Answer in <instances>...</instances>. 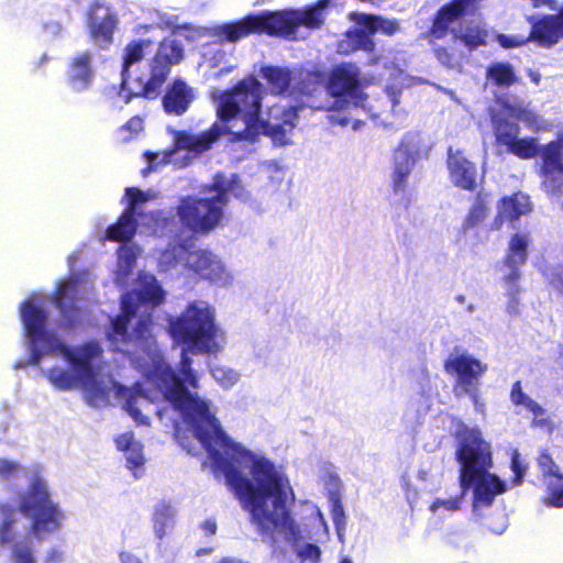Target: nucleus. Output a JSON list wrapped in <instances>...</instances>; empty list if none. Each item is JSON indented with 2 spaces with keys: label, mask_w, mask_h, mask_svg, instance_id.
I'll return each instance as SVG.
<instances>
[{
  "label": "nucleus",
  "mask_w": 563,
  "mask_h": 563,
  "mask_svg": "<svg viewBox=\"0 0 563 563\" xmlns=\"http://www.w3.org/2000/svg\"><path fill=\"white\" fill-rule=\"evenodd\" d=\"M183 350L179 371L184 377L170 365H161L155 371L157 387L192 429L208 453L213 472L223 474L262 537L274 540V531L278 530L287 541L297 542L300 531L287 505L289 496L294 500L287 478L276 471L273 462L255 457L252 451L233 441L211 413L209 404L187 389L185 383L198 388L199 380L188 351Z\"/></svg>",
  "instance_id": "obj_1"
},
{
  "label": "nucleus",
  "mask_w": 563,
  "mask_h": 563,
  "mask_svg": "<svg viewBox=\"0 0 563 563\" xmlns=\"http://www.w3.org/2000/svg\"><path fill=\"white\" fill-rule=\"evenodd\" d=\"M530 211L531 206L527 196L521 192L505 196L498 202L497 214L490 223V230L498 231L505 222L514 223Z\"/></svg>",
  "instance_id": "obj_26"
},
{
  "label": "nucleus",
  "mask_w": 563,
  "mask_h": 563,
  "mask_svg": "<svg viewBox=\"0 0 563 563\" xmlns=\"http://www.w3.org/2000/svg\"><path fill=\"white\" fill-rule=\"evenodd\" d=\"M123 129L132 132V133H139L143 130V120L139 115L132 117L130 120L125 122L123 125Z\"/></svg>",
  "instance_id": "obj_54"
},
{
  "label": "nucleus",
  "mask_w": 563,
  "mask_h": 563,
  "mask_svg": "<svg viewBox=\"0 0 563 563\" xmlns=\"http://www.w3.org/2000/svg\"><path fill=\"white\" fill-rule=\"evenodd\" d=\"M125 196L128 198V206L123 211L136 218L140 217L141 213L137 212V207L148 200L147 195L137 187H128Z\"/></svg>",
  "instance_id": "obj_40"
},
{
  "label": "nucleus",
  "mask_w": 563,
  "mask_h": 563,
  "mask_svg": "<svg viewBox=\"0 0 563 563\" xmlns=\"http://www.w3.org/2000/svg\"><path fill=\"white\" fill-rule=\"evenodd\" d=\"M358 27L346 31L344 38L340 41L338 51L349 55L357 51L374 53L376 43L373 36L380 33L386 36H394L400 31V23L397 19H388L383 15L363 12H351L349 15Z\"/></svg>",
  "instance_id": "obj_8"
},
{
  "label": "nucleus",
  "mask_w": 563,
  "mask_h": 563,
  "mask_svg": "<svg viewBox=\"0 0 563 563\" xmlns=\"http://www.w3.org/2000/svg\"><path fill=\"white\" fill-rule=\"evenodd\" d=\"M490 122L496 144L505 146L509 154L522 161L539 156L541 145L538 139L533 136L519 137L520 126L517 122L498 113L490 115Z\"/></svg>",
  "instance_id": "obj_10"
},
{
  "label": "nucleus",
  "mask_w": 563,
  "mask_h": 563,
  "mask_svg": "<svg viewBox=\"0 0 563 563\" xmlns=\"http://www.w3.org/2000/svg\"><path fill=\"white\" fill-rule=\"evenodd\" d=\"M489 205L486 200L485 195L478 192L475 197V201L470 208L464 221L463 230L467 231L481 224L488 216Z\"/></svg>",
  "instance_id": "obj_36"
},
{
  "label": "nucleus",
  "mask_w": 563,
  "mask_h": 563,
  "mask_svg": "<svg viewBox=\"0 0 563 563\" xmlns=\"http://www.w3.org/2000/svg\"><path fill=\"white\" fill-rule=\"evenodd\" d=\"M340 563H353L350 559L343 558Z\"/></svg>",
  "instance_id": "obj_64"
},
{
  "label": "nucleus",
  "mask_w": 563,
  "mask_h": 563,
  "mask_svg": "<svg viewBox=\"0 0 563 563\" xmlns=\"http://www.w3.org/2000/svg\"><path fill=\"white\" fill-rule=\"evenodd\" d=\"M509 268L510 273L505 277V279L510 285L509 296L515 298L520 292V288L518 286V280L520 279V272L519 266Z\"/></svg>",
  "instance_id": "obj_44"
},
{
  "label": "nucleus",
  "mask_w": 563,
  "mask_h": 563,
  "mask_svg": "<svg viewBox=\"0 0 563 563\" xmlns=\"http://www.w3.org/2000/svg\"><path fill=\"white\" fill-rule=\"evenodd\" d=\"M496 41L503 48L509 49L525 46L531 38L530 35L525 37L520 35L498 34Z\"/></svg>",
  "instance_id": "obj_41"
},
{
  "label": "nucleus",
  "mask_w": 563,
  "mask_h": 563,
  "mask_svg": "<svg viewBox=\"0 0 563 563\" xmlns=\"http://www.w3.org/2000/svg\"><path fill=\"white\" fill-rule=\"evenodd\" d=\"M62 561L63 553L55 548L51 549L45 556V563H60Z\"/></svg>",
  "instance_id": "obj_57"
},
{
  "label": "nucleus",
  "mask_w": 563,
  "mask_h": 563,
  "mask_svg": "<svg viewBox=\"0 0 563 563\" xmlns=\"http://www.w3.org/2000/svg\"><path fill=\"white\" fill-rule=\"evenodd\" d=\"M219 35H222L228 42L234 43L246 36H250L245 19L225 23L219 27Z\"/></svg>",
  "instance_id": "obj_39"
},
{
  "label": "nucleus",
  "mask_w": 563,
  "mask_h": 563,
  "mask_svg": "<svg viewBox=\"0 0 563 563\" xmlns=\"http://www.w3.org/2000/svg\"><path fill=\"white\" fill-rule=\"evenodd\" d=\"M298 110L275 103L267 109L266 118H261L262 84L250 75L221 95L217 115L222 123H228L242 114L245 139L254 141L264 135L276 145H286L289 143L287 135L296 128Z\"/></svg>",
  "instance_id": "obj_3"
},
{
  "label": "nucleus",
  "mask_w": 563,
  "mask_h": 563,
  "mask_svg": "<svg viewBox=\"0 0 563 563\" xmlns=\"http://www.w3.org/2000/svg\"><path fill=\"white\" fill-rule=\"evenodd\" d=\"M416 157L412 152L400 144L393 155L391 188L395 192L402 191L408 181L413 167Z\"/></svg>",
  "instance_id": "obj_28"
},
{
  "label": "nucleus",
  "mask_w": 563,
  "mask_h": 563,
  "mask_svg": "<svg viewBox=\"0 0 563 563\" xmlns=\"http://www.w3.org/2000/svg\"><path fill=\"white\" fill-rule=\"evenodd\" d=\"M327 89L332 97H343L355 103L365 99L361 81V70L353 63H342L335 66L328 79Z\"/></svg>",
  "instance_id": "obj_13"
},
{
  "label": "nucleus",
  "mask_w": 563,
  "mask_h": 563,
  "mask_svg": "<svg viewBox=\"0 0 563 563\" xmlns=\"http://www.w3.org/2000/svg\"><path fill=\"white\" fill-rule=\"evenodd\" d=\"M77 284L75 282H60L53 294V302L62 318V327L75 328L82 321V311L77 303Z\"/></svg>",
  "instance_id": "obj_17"
},
{
  "label": "nucleus",
  "mask_w": 563,
  "mask_h": 563,
  "mask_svg": "<svg viewBox=\"0 0 563 563\" xmlns=\"http://www.w3.org/2000/svg\"><path fill=\"white\" fill-rule=\"evenodd\" d=\"M133 314L134 311L129 309L111 319L107 336L114 345L115 351L124 352L122 346L132 342V336L129 332V324Z\"/></svg>",
  "instance_id": "obj_29"
},
{
  "label": "nucleus",
  "mask_w": 563,
  "mask_h": 563,
  "mask_svg": "<svg viewBox=\"0 0 563 563\" xmlns=\"http://www.w3.org/2000/svg\"><path fill=\"white\" fill-rule=\"evenodd\" d=\"M434 55L443 64H450L452 60V54L445 46L435 47Z\"/></svg>",
  "instance_id": "obj_56"
},
{
  "label": "nucleus",
  "mask_w": 563,
  "mask_h": 563,
  "mask_svg": "<svg viewBox=\"0 0 563 563\" xmlns=\"http://www.w3.org/2000/svg\"><path fill=\"white\" fill-rule=\"evenodd\" d=\"M477 2L478 0H450L441 5L432 19L429 35L437 40L444 38L453 23L475 13Z\"/></svg>",
  "instance_id": "obj_14"
},
{
  "label": "nucleus",
  "mask_w": 563,
  "mask_h": 563,
  "mask_svg": "<svg viewBox=\"0 0 563 563\" xmlns=\"http://www.w3.org/2000/svg\"><path fill=\"white\" fill-rule=\"evenodd\" d=\"M330 1L331 0H318L312 7L318 8L319 12H322V10L329 7Z\"/></svg>",
  "instance_id": "obj_62"
},
{
  "label": "nucleus",
  "mask_w": 563,
  "mask_h": 563,
  "mask_svg": "<svg viewBox=\"0 0 563 563\" xmlns=\"http://www.w3.org/2000/svg\"><path fill=\"white\" fill-rule=\"evenodd\" d=\"M448 169L453 184L467 191H474L476 188V166L468 161L463 151L448 150Z\"/></svg>",
  "instance_id": "obj_24"
},
{
  "label": "nucleus",
  "mask_w": 563,
  "mask_h": 563,
  "mask_svg": "<svg viewBox=\"0 0 563 563\" xmlns=\"http://www.w3.org/2000/svg\"><path fill=\"white\" fill-rule=\"evenodd\" d=\"M227 133L224 124L216 121L210 128L199 134H190L187 131H178L175 135V147L187 151L194 155H201L213 146L219 139Z\"/></svg>",
  "instance_id": "obj_19"
},
{
  "label": "nucleus",
  "mask_w": 563,
  "mask_h": 563,
  "mask_svg": "<svg viewBox=\"0 0 563 563\" xmlns=\"http://www.w3.org/2000/svg\"><path fill=\"white\" fill-rule=\"evenodd\" d=\"M520 406H523L528 411H530L533 415L536 423L540 426L544 424L545 421L543 420L537 421L539 417L544 415V409L540 404H538L536 400H533L527 395L522 402H520Z\"/></svg>",
  "instance_id": "obj_43"
},
{
  "label": "nucleus",
  "mask_w": 563,
  "mask_h": 563,
  "mask_svg": "<svg viewBox=\"0 0 563 563\" xmlns=\"http://www.w3.org/2000/svg\"><path fill=\"white\" fill-rule=\"evenodd\" d=\"M152 44L147 38L129 42L122 55L120 93L126 102L133 98L156 100L169 78L173 67L185 58L181 43L172 37L159 41L154 54L147 59L148 74L133 76L131 67L144 58L145 49Z\"/></svg>",
  "instance_id": "obj_5"
},
{
  "label": "nucleus",
  "mask_w": 563,
  "mask_h": 563,
  "mask_svg": "<svg viewBox=\"0 0 563 563\" xmlns=\"http://www.w3.org/2000/svg\"><path fill=\"white\" fill-rule=\"evenodd\" d=\"M18 510L30 518L29 532L38 540L57 532L63 526L65 515L53 501L46 482L38 475H34L25 490L20 494L18 507L7 501L0 503V547L12 544L13 563H36L29 543L14 542Z\"/></svg>",
  "instance_id": "obj_4"
},
{
  "label": "nucleus",
  "mask_w": 563,
  "mask_h": 563,
  "mask_svg": "<svg viewBox=\"0 0 563 563\" xmlns=\"http://www.w3.org/2000/svg\"><path fill=\"white\" fill-rule=\"evenodd\" d=\"M501 107L508 112V114L515 118L517 121H521L532 132H539L543 129L542 120L539 114L534 111L529 110L521 106H512L508 101H504Z\"/></svg>",
  "instance_id": "obj_34"
},
{
  "label": "nucleus",
  "mask_w": 563,
  "mask_h": 563,
  "mask_svg": "<svg viewBox=\"0 0 563 563\" xmlns=\"http://www.w3.org/2000/svg\"><path fill=\"white\" fill-rule=\"evenodd\" d=\"M511 470L515 473L514 485H521L526 473V466L521 464L517 454L511 459Z\"/></svg>",
  "instance_id": "obj_46"
},
{
  "label": "nucleus",
  "mask_w": 563,
  "mask_h": 563,
  "mask_svg": "<svg viewBox=\"0 0 563 563\" xmlns=\"http://www.w3.org/2000/svg\"><path fill=\"white\" fill-rule=\"evenodd\" d=\"M126 464L130 470H135L144 464V457L140 450H132L126 456Z\"/></svg>",
  "instance_id": "obj_51"
},
{
  "label": "nucleus",
  "mask_w": 563,
  "mask_h": 563,
  "mask_svg": "<svg viewBox=\"0 0 563 563\" xmlns=\"http://www.w3.org/2000/svg\"><path fill=\"white\" fill-rule=\"evenodd\" d=\"M136 230L137 218L122 211L117 222L107 228L106 239L111 242L126 243L135 236Z\"/></svg>",
  "instance_id": "obj_30"
},
{
  "label": "nucleus",
  "mask_w": 563,
  "mask_h": 563,
  "mask_svg": "<svg viewBox=\"0 0 563 563\" xmlns=\"http://www.w3.org/2000/svg\"><path fill=\"white\" fill-rule=\"evenodd\" d=\"M95 78L92 53L84 51L70 58L67 65L66 81L75 92L88 90Z\"/></svg>",
  "instance_id": "obj_23"
},
{
  "label": "nucleus",
  "mask_w": 563,
  "mask_h": 563,
  "mask_svg": "<svg viewBox=\"0 0 563 563\" xmlns=\"http://www.w3.org/2000/svg\"><path fill=\"white\" fill-rule=\"evenodd\" d=\"M286 36H294L299 26L303 25L309 29H318L323 23L322 12L312 5L303 10L283 9Z\"/></svg>",
  "instance_id": "obj_27"
},
{
  "label": "nucleus",
  "mask_w": 563,
  "mask_h": 563,
  "mask_svg": "<svg viewBox=\"0 0 563 563\" xmlns=\"http://www.w3.org/2000/svg\"><path fill=\"white\" fill-rule=\"evenodd\" d=\"M443 507L446 510L455 511L460 507V501L457 498L454 499H437L433 505L432 509L435 510L437 508Z\"/></svg>",
  "instance_id": "obj_53"
},
{
  "label": "nucleus",
  "mask_w": 563,
  "mask_h": 563,
  "mask_svg": "<svg viewBox=\"0 0 563 563\" xmlns=\"http://www.w3.org/2000/svg\"><path fill=\"white\" fill-rule=\"evenodd\" d=\"M537 465L541 473V479L545 486V496L542 501L545 506L563 507V474L552 459L551 454L543 450L537 457Z\"/></svg>",
  "instance_id": "obj_15"
},
{
  "label": "nucleus",
  "mask_w": 563,
  "mask_h": 563,
  "mask_svg": "<svg viewBox=\"0 0 563 563\" xmlns=\"http://www.w3.org/2000/svg\"><path fill=\"white\" fill-rule=\"evenodd\" d=\"M249 34H266L269 36H286L284 11L263 10L244 16Z\"/></svg>",
  "instance_id": "obj_25"
},
{
  "label": "nucleus",
  "mask_w": 563,
  "mask_h": 563,
  "mask_svg": "<svg viewBox=\"0 0 563 563\" xmlns=\"http://www.w3.org/2000/svg\"><path fill=\"white\" fill-rule=\"evenodd\" d=\"M331 516H332V520L335 526H339L344 522V519H345L344 508L339 498H335L332 501Z\"/></svg>",
  "instance_id": "obj_48"
},
{
  "label": "nucleus",
  "mask_w": 563,
  "mask_h": 563,
  "mask_svg": "<svg viewBox=\"0 0 563 563\" xmlns=\"http://www.w3.org/2000/svg\"><path fill=\"white\" fill-rule=\"evenodd\" d=\"M117 446L121 451H128L133 444V435L131 433H123L115 440Z\"/></svg>",
  "instance_id": "obj_55"
},
{
  "label": "nucleus",
  "mask_w": 563,
  "mask_h": 563,
  "mask_svg": "<svg viewBox=\"0 0 563 563\" xmlns=\"http://www.w3.org/2000/svg\"><path fill=\"white\" fill-rule=\"evenodd\" d=\"M562 150L560 140H553L540 146L541 166L538 174L544 190L553 196H559L563 191Z\"/></svg>",
  "instance_id": "obj_12"
},
{
  "label": "nucleus",
  "mask_w": 563,
  "mask_h": 563,
  "mask_svg": "<svg viewBox=\"0 0 563 563\" xmlns=\"http://www.w3.org/2000/svg\"><path fill=\"white\" fill-rule=\"evenodd\" d=\"M550 285L563 296V266H558L553 269Z\"/></svg>",
  "instance_id": "obj_49"
},
{
  "label": "nucleus",
  "mask_w": 563,
  "mask_h": 563,
  "mask_svg": "<svg viewBox=\"0 0 563 563\" xmlns=\"http://www.w3.org/2000/svg\"><path fill=\"white\" fill-rule=\"evenodd\" d=\"M530 22V38L540 46L552 47L563 38V7L555 14H544Z\"/></svg>",
  "instance_id": "obj_22"
},
{
  "label": "nucleus",
  "mask_w": 563,
  "mask_h": 563,
  "mask_svg": "<svg viewBox=\"0 0 563 563\" xmlns=\"http://www.w3.org/2000/svg\"><path fill=\"white\" fill-rule=\"evenodd\" d=\"M196 99V90L184 78L175 77L162 96V107L166 114L184 115Z\"/></svg>",
  "instance_id": "obj_18"
},
{
  "label": "nucleus",
  "mask_w": 563,
  "mask_h": 563,
  "mask_svg": "<svg viewBox=\"0 0 563 563\" xmlns=\"http://www.w3.org/2000/svg\"><path fill=\"white\" fill-rule=\"evenodd\" d=\"M217 191L211 198L195 196L183 197L176 208L183 228L194 234H208L216 229L223 216V208L228 202V187L224 181L216 180L210 186Z\"/></svg>",
  "instance_id": "obj_7"
},
{
  "label": "nucleus",
  "mask_w": 563,
  "mask_h": 563,
  "mask_svg": "<svg viewBox=\"0 0 563 563\" xmlns=\"http://www.w3.org/2000/svg\"><path fill=\"white\" fill-rule=\"evenodd\" d=\"M444 369L449 375L456 377V383L465 393H471L486 372V365L471 355L461 354L446 358Z\"/></svg>",
  "instance_id": "obj_16"
},
{
  "label": "nucleus",
  "mask_w": 563,
  "mask_h": 563,
  "mask_svg": "<svg viewBox=\"0 0 563 563\" xmlns=\"http://www.w3.org/2000/svg\"><path fill=\"white\" fill-rule=\"evenodd\" d=\"M169 506L163 507V509H158L155 512V520L156 522H162L165 517L169 516Z\"/></svg>",
  "instance_id": "obj_60"
},
{
  "label": "nucleus",
  "mask_w": 563,
  "mask_h": 563,
  "mask_svg": "<svg viewBox=\"0 0 563 563\" xmlns=\"http://www.w3.org/2000/svg\"><path fill=\"white\" fill-rule=\"evenodd\" d=\"M173 341L192 354H216L222 349L224 332L217 322L214 308L192 300L177 316L168 318Z\"/></svg>",
  "instance_id": "obj_6"
},
{
  "label": "nucleus",
  "mask_w": 563,
  "mask_h": 563,
  "mask_svg": "<svg viewBox=\"0 0 563 563\" xmlns=\"http://www.w3.org/2000/svg\"><path fill=\"white\" fill-rule=\"evenodd\" d=\"M463 492L473 488L474 500L484 506H490L495 497L506 492V484L489 471H483L471 479L460 481Z\"/></svg>",
  "instance_id": "obj_20"
},
{
  "label": "nucleus",
  "mask_w": 563,
  "mask_h": 563,
  "mask_svg": "<svg viewBox=\"0 0 563 563\" xmlns=\"http://www.w3.org/2000/svg\"><path fill=\"white\" fill-rule=\"evenodd\" d=\"M487 32L478 25L467 26L464 33H454V37L460 40L468 49H476L486 45Z\"/></svg>",
  "instance_id": "obj_38"
},
{
  "label": "nucleus",
  "mask_w": 563,
  "mask_h": 563,
  "mask_svg": "<svg viewBox=\"0 0 563 563\" xmlns=\"http://www.w3.org/2000/svg\"><path fill=\"white\" fill-rule=\"evenodd\" d=\"M86 26L91 43L100 49H108L114 43L119 16L110 5L95 1L87 10Z\"/></svg>",
  "instance_id": "obj_11"
},
{
  "label": "nucleus",
  "mask_w": 563,
  "mask_h": 563,
  "mask_svg": "<svg viewBox=\"0 0 563 563\" xmlns=\"http://www.w3.org/2000/svg\"><path fill=\"white\" fill-rule=\"evenodd\" d=\"M30 339L31 345H32V353L30 356V361L33 364H37L40 360L42 358L43 354H54L55 352H46L44 347L41 344H36L33 342L31 336H27Z\"/></svg>",
  "instance_id": "obj_52"
},
{
  "label": "nucleus",
  "mask_w": 563,
  "mask_h": 563,
  "mask_svg": "<svg viewBox=\"0 0 563 563\" xmlns=\"http://www.w3.org/2000/svg\"><path fill=\"white\" fill-rule=\"evenodd\" d=\"M120 560L121 563H141L135 556L126 552L120 553Z\"/></svg>",
  "instance_id": "obj_61"
},
{
  "label": "nucleus",
  "mask_w": 563,
  "mask_h": 563,
  "mask_svg": "<svg viewBox=\"0 0 563 563\" xmlns=\"http://www.w3.org/2000/svg\"><path fill=\"white\" fill-rule=\"evenodd\" d=\"M455 459L460 463V481L493 467L492 445L477 428H464L457 432Z\"/></svg>",
  "instance_id": "obj_9"
},
{
  "label": "nucleus",
  "mask_w": 563,
  "mask_h": 563,
  "mask_svg": "<svg viewBox=\"0 0 563 563\" xmlns=\"http://www.w3.org/2000/svg\"><path fill=\"white\" fill-rule=\"evenodd\" d=\"M528 236L526 234L516 233L511 236L508 251L505 256L507 267L521 266L528 258Z\"/></svg>",
  "instance_id": "obj_33"
},
{
  "label": "nucleus",
  "mask_w": 563,
  "mask_h": 563,
  "mask_svg": "<svg viewBox=\"0 0 563 563\" xmlns=\"http://www.w3.org/2000/svg\"><path fill=\"white\" fill-rule=\"evenodd\" d=\"M486 79L495 87L508 89L519 82L514 66L507 62H494L486 68Z\"/></svg>",
  "instance_id": "obj_32"
},
{
  "label": "nucleus",
  "mask_w": 563,
  "mask_h": 563,
  "mask_svg": "<svg viewBox=\"0 0 563 563\" xmlns=\"http://www.w3.org/2000/svg\"><path fill=\"white\" fill-rule=\"evenodd\" d=\"M148 299L153 303L159 305L164 300V291L159 287H156V288L151 290Z\"/></svg>",
  "instance_id": "obj_59"
},
{
  "label": "nucleus",
  "mask_w": 563,
  "mask_h": 563,
  "mask_svg": "<svg viewBox=\"0 0 563 563\" xmlns=\"http://www.w3.org/2000/svg\"><path fill=\"white\" fill-rule=\"evenodd\" d=\"M533 8H540L549 2V0H530Z\"/></svg>",
  "instance_id": "obj_63"
},
{
  "label": "nucleus",
  "mask_w": 563,
  "mask_h": 563,
  "mask_svg": "<svg viewBox=\"0 0 563 563\" xmlns=\"http://www.w3.org/2000/svg\"><path fill=\"white\" fill-rule=\"evenodd\" d=\"M201 528L205 531L206 536L211 537L217 532V522L212 519H207L201 525Z\"/></svg>",
  "instance_id": "obj_58"
},
{
  "label": "nucleus",
  "mask_w": 563,
  "mask_h": 563,
  "mask_svg": "<svg viewBox=\"0 0 563 563\" xmlns=\"http://www.w3.org/2000/svg\"><path fill=\"white\" fill-rule=\"evenodd\" d=\"M141 394H131L125 400V409L139 424H148V418L144 416L141 410L136 407V399Z\"/></svg>",
  "instance_id": "obj_42"
},
{
  "label": "nucleus",
  "mask_w": 563,
  "mask_h": 563,
  "mask_svg": "<svg viewBox=\"0 0 563 563\" xmlns=\"http://www.w3.org/2000/svg\"><path fill=\"white\" fill-rule=\"evenodd\" d=\"M20 317L25 334L34 343L41 344L46 352H58L71 365L74 373L57 366L47 371L46 377L56 388L68 390L80 385L90 405L108 400L109 390L97 379L92 366V362L102 353L98 342L90 341L75 347L65 345L53 331L46 329L47 311L35 298L22 301Z\"/></svg>",
  "instance_id": "obj_2"
},
{
  "label": "nucleus",
  "mask_w": 563,
  "mask_h": 563,
  "mask_svg": "<svg viewBox=\"0 0 563 563\" xmlns=\"http://www.w3.org/2000/svg\"><path fill=\"white\" fill-rule=\"evenodd\" d=\"M327 85L325 74L321 70H308L300 74L297 90L302 96H312Z\"/></svg>",
  "instance_id": "obj_37"
},
{
  "label": "nucleus",
  "mask_w": 563,
  "mask_h": 563,
  "mask_svg": "<svg viewBox=\"0 0 563 563\" xmlns=\"http://www.w3.org/2000/svg\"><path fill=\"white\" fill-rule=\"evenodd\" d=\"M299 556L302 559H309L313 563H318L320 561L321 550L314 543H307L300 550Z\"/></svg>",
  "instance_id": "obj_45"
},
{
  "label": "nucleus",
  "mask_w": 563,
  "mask_h": 563,
  "mask_svg": "<svg viewBox=\"0 0 563 563\" xmlns=\"http://www.w3.org/2000/svg\"><path fill=\"white\" fill-rule=\"evenodd\" d=\"M151 320L140 319L131 333L134 349L132 353L148 352L151 349L154 338L151 333Z\"/></svg>",
  "instance_id": "obj_35"
},
{
  "label": "nucleus",
  "mask_w": 563,
  "mask_h": 563,
  "mask_svg": "<svg viewBox=\"0 0 563 563\" xmlns=\"http://www.w3.org/2000/svg\"><path fill=\"white\" fill-rule=\"evenodd\" d=\"M526 396H527V394L522 389L521 382L516 380L511 386L510 401L515 406H520V402H522V400L525 399Z\"/></svg>",
  "instance_id": "obj_50"
},
{
  "label": "nucleus",
  "mask_w": 563,
  "mask_h": 563,
  "mask_svg": "<svg viewBox=\"0 0 563 563\" xmlns=\"http://www.w3.org/2000/svg\"><path fill=\"white\" fill-rule=\"evenodd\" d=\"M261 75L273 95L279 96L286 93L292 81V71L287 67L263 66Z\"/></svg>",
  "instance_id": "obj_31"
},
{
  "label": "nucleus",
  "mask_w": 563,
  "mask_h": 563,
  "mask_svg": "<svg viewBox=\"0 0 563 563\" xmlns=\"http://www.w3.org/2000/svg\"><path fill=\"white\" fill-rule=\"evenodd\" d=\"M186 262L187 267L200 278L211 283L222 282L225 278L223 263L209 250L200 249L188 252Z\"/></svg>",
  "instance_id": "obj_21"
},
{
  "label": "nucleus",
  "mask_w": 563,
  "mask_h": 563,
  "mask_svg": "<svg viewBox=\"0 0 563 563\" xmlns=\"http://www.w3.org/2000/svg\"><path fill=\"white\" fill-rule=\"evenodd\" d=\"M19 470V465L15 462L0 459V477L8 479L14 475V473Z\"/></svg>",
  "instance_id": "obj_47"
}]
</instances>
